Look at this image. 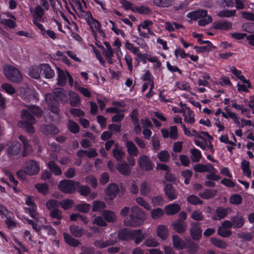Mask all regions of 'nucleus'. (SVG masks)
I'll return each mask as SVG.
<instances>
[{
    "label": "nucleus",
    "instance_id": "nucleus-53",
    "mask_svg": "<svg viewBox=\"0 0 254 254\" xmlns=\"http://www.w3.org/2000/svg\"><path fill=\"white\" fill-rule=\"evenodd\" d=\"M187 201L189 203L194 205L202 204L203 203V201L194 194H191L188 196Z\"/></svg>",
    "mask_w": 254,
    "mask_h": 254
},
{
    "label": "nucleus",
    "instance_id": "nucleus-43",
    "mask_svg": "<svg viewBox=\"0 0 254 254\" xmlns=\"http://www.w3.org/2000/svg\"><path fill=\"white\" fill-rule=\"evenodd\" d=\"M116 148L113 150V155L117 161H121L125 155L122 147H119L117 144H116Z\"/></svg>",
    "mask_w": 254,
    "mask_h": 254
},
{
    "label": "nucleus",
    "instance_id": "nucleus-5",
    "mask_svg": "<svg viewBox=\"0 0 254 254\" xmlns=\"http://www.w3.org/2000/svg\"><path fill=\"white\" fill-rule=\"evenodd\" d=\"M22 146L20 143L17 141L11 142L6 149V153L8 157L16 159L21 156Z\"/></svg>",
    "mask_w": 254,
    "mask_h": 254
},
{
    "label": "nucleus",
    "instance_id": "nucleus-44",
    "mask_svg": "<svg viewBox=\"0 0 254 254\" xmlns=\"http://www.w3.org/2000/svg\"><path fill=\"white\" fill-rule=\"evenodd\" d=\"M132 11L133 12H137L140 14H148L151 12L148 6L143 5L133 6Z\"/></svg>",
    "mask_w": 254,
    "mask_h": 254
},
{
    "label": "nucleus",
    "instance_id": "nucleus-59",
    "mask_svg": "<svg viewBox=\"0 0 254 254\" xmlns=\"http://www.w3.org/2000/svg\"><path fill=\"white\" fill-rule=\"evenodd\" d=\"M46 206L48 209H58L60 206V201L56 199H51L47 201Z\"/></svg>",
    "mask_w": 254,
    "mask_h": 254
},
{
    "label": "nucleus",
    "instance_id": "nucleus-17",
    "mask_svg": "<svg viewBox=\"0 0 254 254\" xmlns=\"http://www.w3.org/2000/svg\"><path fill=\"white\" fill-rule=\"evenodd\" d=\"M164 192L170 201H172L177 198L175 189L171 184H167L165 185Z\"/></svg>",
    "mask_w": 254,
    "mask_h": 254
},
{
    "label": "nucleus",
    "instance_id": "nucleus-54",
    "mask_svg": "<svg viewBox=\"0 0 254 254\" xmlns=\"http://www.w3.org/2000/svg\"><path fill=\"white\" fill-rule=\"evenodd\" d=\"M217 233L223 238H228L232 235V231L230 229L219 226L217 229Z\"/></svg>",
    "mask_w": 254,
    "mask_h": 254
},
{
    "label": "nucleus",
    "instance_id": "nucleus-41",
    "mask_svg": "<svg viewBox=\"0 0 254 254\" xmlns=\"http://www.w3.org/2000/svg\"><path fill=\"white\" fill-rule=\"evenodd\" d=\"M69 230L70 233L75 237H80L83 234V229L81 227L72 225H70L69 227Z\"/></svg>",
    "mask_w": 254,
    "mask_h": 254
},
{
    "label": "nucleus",
    "instance_id": "nucleus-64",
    "mask_svg": "<svg viewBox=\"0 0 254 254\" xmlns=\"http://www.w3.org/2000/svg\"><path fill=\"white\" fill-rule=\"evenodd\" d=\"M235 10H224L220 11L218 15L221 17H230L236 14Z\"/></svg>",
    "mask_w": 254,
    "mask_h": 254
},
{
    "label": "nucleus",
    "instance_id": "nucleus-38",
    "mask_svg": "<svg viewBox=\"0 0 254 254\" xmlns=\"http://www.w3.org/2000/svg\"><path fill=\"white\" fill-rule=\"evenodd\" d=\"M216 192V190L211 189H205L199 193V196L203 199H208L215 196Z\"/></svg>",
    "mask_w": 254,
    "mask_h": 254
},
{
    "label": "nucleus",
    "instance_id": "nucleus-45",
    "mask_svg": "<svg viewBox=\"0 0 254 254\" xmlns=\"http://www.w3.org/2000/svg\"><path fill=\"white\" fill-rule=\"evenodd\" d=\"M37 190L43 195H46L49 192V187L46 183H37L35 185Z\"/></svg>",
    "mask_w": 254,
    "mask_h": 254
},
{
    "label": "nucleus",
    "instance_id": "nucleus-13",
    "mask_svg": "<svg viewBox=\"0 0 254 254\" xmlns=\"http://www.w3.org/2000/svg\"><path fill=\"white\" fill-rule=\"evenodd\" d=\"M207 11L205 9H199L197 10L192 11L189 12L187 17L191 20H196L201 17L207 16Z\"/></svg>",
    "mask_w": 254,
    "mask_h": 254
},
{
    "label": "nucleus",
    "instance_id": "nucleus-50",
    "mask_svg": "<svg viewBox=\"0 0 254 254\" xmlns=\"http://www.w3.org/2000/svg\"><path fill=\"white\" fill-rule=\"evenodd\" d=\"M21 118L22 121H27L28 122H35V119L33 116L27 110L23 109L21 111Z\"/></svg>",
    "mask_w": 254,
    "mask_h": 254
},
{
    "label": "nucleus",
    "instance_id": "nucleus-19",
    "mask_svg": "<svg viewBox=\"0 0 254 254\" xmlns=\"http://www.w3.org/2000/svg\"><path fill=\"white\" fill-rule=\"evenodd\" d=\"M181 210V206L177 203H171L165 207L164 210L168 215H173Z\"/></svg>",
    "mask_w": 254,
    "mask_h": 254
},
{
    "label": "nucleus",
    "instance_id": "nucleus-32",
    "mask_svg": "<svg viewBox=\"0 0 254 254\" xmlns=\"http://www.w3.org/2000/svg\"><path fill=\"white\" fill-rule=\"evenodd\" d=\"M29 75L35 79H39L41 76L40 70V65L38 66L36 65H31L29 68Z\"/></svg>",
    "mask_w": 254,
    "mask_h": 254
},
{
    "label": "nucleus",
    "instance_id": "nucleus-3",
    "mask_svg": "<svg viewBox=\"0 0 254 254\" xmlns=\"http://www.w3.org/2000/svg\"><path fill=\"white\" fill-rule=\"evenodd\" d=\"M4 74L9 80L13 82H20L22 79V75L19 70L11 65L4 66Z\"/></svg>",
    "mask_w": 254,
    "mask_h": 254
},
{
    "label": "nucleus",
    "instance_id": "nucleus-8",
    "mask_svg": "<svg viewBox=\"0 0 254 254\" xmlns=\"http://www.w3.org/2000/svg\"><path fill=\"white\" fill-rule=\"evenodd\" d=\"M139 167L143 170L149 171L153 169L154 165L149 157L147 155H141L138 159Z\"/></svg>",
    "mask_w": 254,
    "mask_h": 254
},
{
    "label": "nucleus",
    "instance_id": "nucleus-21",
    "mask_svg": "<svg viewBox=\"0 0 254 254\" xmlns=\"http://www.w3.org/2000/svg\"><path fill=\"white\" fill-rule=\"evenodd\" d=\"M213 27L216 30H229L232 27V24L230 22L218 21L214 23Z\"/></svg>",
    "mask_w": 254,
    "mask_h": 254
},
{
    "label": "nucleus",
    "instance_id": "nucleus-15",
    "mask_svg": "<svg viewBox=\"0 0 254 254\" xmlns=\"http://www.w3.org/2000/svg\"><path fill=\"white\" fill-rule=\"evenodd\" d=\"M174 230L178 234H183L186 232L187 224L185 222L176 220L172 224Z\"/></svg>",
    "mask_w": 254,
    "mask_h": 254
},
{
    "label": "nucleus",
    "instance_id": "nucleus-34",
    "mask_svg": "<svg viewBox=\"0 0 254 254\" xmlns=\"http://www.w3.org/2000/svg\"><path fill=\"white\" fill-rule=\"evenodd\" d=\"M48 167L54 175L59 176L62 174L61 168L54 161H49L48 164Z\"/></svg>",
    "mask_w": 254,
    "mask_h": 254
},
{
    "label": "nucleus",
    "instance_id": "nucleus-4",
    "mask_svg": "<svg viewBox=\"0 0 254 254\" xmlns=\"http://www.w3.org/2000/svg\"><path fill=\"white\" fill-rule=\"evenodd\" d=\"M76 185H79L78 182L70 180H63L60 182L58 189L62 192L69 194L75 190Z\"/></svg>",
    "mask_w": 254,
    "mask_h": 254
},
{
    "label": "nucleus",
    "instance_id": "nucleus-16",
    "mask_svg": "<svg viewBox=\"0 0 254 254\" xmlns=\"http://www.w3.org/2000/svg\"><path fill=\"white\" fill-rule=\"evenodd\" d=\"M231 220L233 223L234 229H240L242 228L245 224V219L242 216L238 213L231 218Z\"/></svg>",
    "mask_w": 254,
    "mask_h": 254
},
{
    "label": "nucleus",
    "instance_id": "nucleus-24",
    "mask_svg": "<svg viewBox=\"0 0 254 254\" xmlns=\"http://www.w3.org/2000/svg\"><path fill=\"white\" fill-rule=\"evenodd\" d=\"M42 131L46 134H56L59 132V129L53 125H45L42 127Z\"/></svg>",
    "mask_w": 254,
    "mask_h": 254
},
{
    "label": "nucleus",
    "instance_id": "nucleus-29",
    "mask_svg": "<svg viewBox=\"0 0 254 254\" xmlns=\"http://www.w3.org/2000/svg\"><path fill=\"white\" fill-rule=\"evenodd\" d=\"M8 218L4 220L5 224L9 229H13L17 227V222L15 221L13 213H9L7 215Z\"/></svg>",
    "mask_w": 254,
    "mask_h": 254
},
{
    "label": "nucleus",
    "instance_id": "nucleus-2",
    "mask_svg": "<svg viewBox=\"0 0 254 254\" xmlns=\"http://www.w3.org/2000/svg\"><path fill=\"white\" fill-rule=\"evenodd\" d=\"M119 240L128 241L133 240L136 245L141 243L145 239L144 234L140 229L130 230L128 228H122L118 232Z\"/></svg>",
    "mask_w": 254,
    "mask_h": 254
},
{
    "label": "nucleus",
    "instance_id": "nucleus-18",
    "mask_svg": "<svg viewBox=\"0 0 254 254\" xmlns=\"http://www.w3.org/2000/svg\"><path fill=\"white\" fill-rule=\"evenodd\" d=\"M64 241L66 244L72 247H77L80 244L78 240L75 239L70 234L64 232L63 234Z\"/></svg>",
    "mask_w": 254,
    "mask_h": 254
},
{
    "label": "nucleus",
    "instance_id": "nucleus-51",
    "mask_svg": "<svg viewBox=\"0 0 254 254\" xmlns=\"http://www.w3.org/2000/svg\"><path fill=\"white\" fill-rule=\"evenodd\" d=\"M242 196L237 193L232 194L229 198L230 203L234 205H240L242 203Z\"/></svg>",
    "mask_w": 254,
    "mask_h": 254
},
{
    "label": "nucleus",
    "instance_id": "nucleus-28",
    "mask_svg": "<svg viewBox=\"0 0 254 254\" xmlns=\"http://www.w3.org/2000/svg\"><path fill=\"white\" fill-rule=\"evenodd\" d=\"M116 241L113 240H108L106 241H103L102 240H96L94 243V245L96 248L100 249L105 248L108 246H111L115 245Z\"/></svg>",
    "mask_w": 254,
    "mask_h": 254
},
{
    "label": "nucleus",
    "instance_id": "nucleus-26",
    "mask_svg": "<svg viewBox=\"0 0 254 254\" xmlns=\"http://www.w3.org/2000/svg\"><path fill=\"white\" fill-rule=\"evenodd\" d=\"M35 122L20 121L18 125L20 127L25 129L29 133H33L34 132V128L33 124Z\"/></svg>",
    "mask_w": 254,
    "mask_h": 254
},
{
    "label": "nucleus",
    "instance_id": "nucleus-46",
    "mask_svg": "<svg viewBox=\"0 0 254 254\" xmlns=\"http://www.w3.org/2000/svg\"><path fill=\"white\" fill-rule=\"evenodd\" d=\"M75 209L81 213H88L90 209V204L86 203L77 204L75 205Z\"/></svg>",
    "mask_w": 254,
    "mask_h": 254
},
{
    "label": "nucleus",
    "instance_id": "nucleus-12",
    "mask_svg": "<svg viewBox=\"0 0 254 254\" xmlns=\"http://www.w3.org/2000/svg\"><path fill=\"white\" fill-rule=\"evenodd\" d=\"M105 192L110 200H113L120 192L118 186L115 183L109 184Z\"/></svg>",
    "mask_w": 254,
    "mask_h": 254
},
{
    "label": "nucleus",
    "instance_id": "nucleus-60",
    "mask_svg": "<svg viewBox=\"0 0 254 254\" xmlns=\"http://www.w3.org/2000/svg\"><path fill=\"white\" fill-rule=\"evenodd\" d=\"M152 202L154 206H163L164 204V199L162 195H158L152 198Z\"/></svg>",
    "mask_w": 254,
    "mask_h": 254
},
{
    "label": "nucleus",
    "instance_id": "nucleus-62",
    "mask_svg": "<svg viewBox=\"0 0 254 254\" xmlns=\"http://www.w3.org/2000/svg\"><path fill=\"white\" fill-rule=\"evenodd\" d=\"M50 216L51 218L61 220L63 218L62 212L59 208L51 210L50 213Z\"/></svg>",
    "mask_w": 254,
    "mask_h": 254
},
{
    "label": "nucleus",
    "instance_id": "nucleus-27",
    "mask_svg": "<svg viewBox=\"0 0 254 254\" xmlns=\"http://www.w3.org/2000/svg\"><path fill=\"white\" fill-rule=\"evenodd\" d=\"M70 105L72 107H78L81 104V100L78 95L74 91L69 94Z\"/></svg>",
    "mask_w": 254,
    "mask_h": 254
},
{
    "label": "nucleus",
    "instance_id": "nucleus-48",
    "mask_svg": "<svg viewBox=\"0 0 254 254\" xmlns=\"http://www.w3.org/2000/svg\"><path fill=\"white\" fill-rule=\"evenodd\" d=\"M28 111L37 117H41L42 115L41 109L36 105H30L28 107Z\"/></svg>",
    "mask_w": 254,
    "mask_h": 254
},
{
    "label": "nucleus",
    "instance_id": "nucleus-20",
    "mask_svg": "<svg viewBox=\"0 0 254 254\" xmlns=\"http://www.w3.org/2000/svg\"><path fill=\"white\" fill-rule=\"evenodd\" d=\"M174 248L178 250H182L186 248V243L178 236L175 235L172 238Z\"/></svg>",
    "mask_w": 254,
    "mask_h": 254
},
{
    "label": "nucleus",
    "instance_id": "nucleus-52",
    "mask_svg": "<svg viewBox=\"0 0 254 254\" xmlns=\"http://www.w3.org/2000/svg\"><path fill=\"white\" fill-rule=\"evenodd\" d=\"M67 127L69 130L72 133L76 134L79 131L78 125L72 121H69L68 122Z\"/></svg>",
    "mask_w": 254,
    "mask_h": 254
},
{
    "label": "nucleus",
    "instance_id": "nucleus-37",
    "mask_svg": "<svg viewBox=\"0 0 254 254\" xmlns=\"http://www.w3.org/2000/svg\"><path fill=\"white\" fill-rule=\"evenodd\" d=\"M153 3L158 7H168L172 5L173 0H152Z\"/></svg>",
    "mask_w": 254,
    "mask_h": 254
},
{
    "label": "nucleus",
    "instance_id": "nucleus-11",
    "mask_svg": "<svg viewBox=\"0 0 254 254\" xmlns=\"http://www.w3.org/2000/svg\"><path fill=\"white\" fill-rule=\"evenodd\" d=\"M33 24L40 30V33L44 38H47L48 37H49L54 40L56 39L57 35L54 31L51 30H46L42 24L38 22L36 20L33 21Z\"/></svg>",
    "mask_w": 254,
    "mask_h": 254
},
{
    "label": "nucleus",
    "instance_id": "nucleus-61",
    "mask_svg": "<svg viewBox=\"0 0 254 254\" xmlns=\"http://www.w3.org/2000/svg\"><path fill=\"white\" fill-rule=\"evenodd\" d=\"M106 207L105 203L101 201H95L93 203L92 211L94 212L99 211Z\"/></svg>",
    "mask_w": 254,
    "mask_h": 254
},
{
    "label": "nucleus",
    "instance_id": "nucleus-57",
    "mask_svg": "<svg viewBox=\"0 0 254 254\" xmlns=\"http://www.w3.org/2000/svg\"><path fill=\"white\" fill-rule=\"evenodd\" d=\"M164 214V211L161 208L152 209L151 211V217L154 219H158L163 216Z\"/></svg>",
    "mask_w": 254,
    "mask_h": 254
},
{
    "label": "nucleus",
    "instance_id": "nucleus-56",
    "mask_svg": "<svg viewBox=\"0 0 254 254\" xmlns=\"http://www.w3.org/2000/svg\"><path fill=\"white\" fill-rule=\"evenodd\" d=\"M74 205V202L72 199H65L60 201V205L64 210L70 209Z\"/></svg>",
    "mask_w": 254,
    "mask_h": 254
},
{
    "label": "nucleus",
    "instance_id": "nucleus-7",
    "mask_svg": "<svg viewBox=\"0 0 254 254\" xmlns=\"http://www.w3.org/2000/svg\"><path fill=\"white\" fill-rule=\"evenodd\" d=\"M190 236L194 241H199L202 237V230L200 227V223L192 222L190 223Z\"/></svg>",
    "mask_w": 254,
    "mask_h": 254
},
{
    "label": "nucleus",
    "instance_id": "nucleus-40",
    "mask_svg": "<svg viewBox=\"0 0 254 254\" xmlns=\"http://www.w3.org/2000/svg\"><path fill=\"white\" fill-rule=\"evenodd\" d=\"M104 219L108 222H114L116 220V216L115 213L111 210H104L102 213Z\"/></svg>",
    "mask_w": 254,
    "mask_h": 254
},
{
    "label": "nucleus",
    "instance_id": "nucleus-39",
    "mask_svg": "<svg viewBox=\"0 0 254 254\" xmlns=\"http://www.w3.org/2000/svg\"><path fill=\"white\" fill-rule=\"evenodd\" d=\"M67 77L63 70L58 68V84L60 86H64L66 83Z\"/></svg>",
    "mask_w": 254,
    "mask_h": 254
},
{
    "label": "nucleus",
    "instance_id": "nucleus-23",
    "mask_svg": "<svg viewBox=\"0 0 254 254\" xmlns=\"http://www.w3.org/2000/svg\"><path fill=\"white\" fill-rule=\"evenodd\" d=\"M116 169L122 175L128 176L130 174V170L125 161L119 163L116 167Z\"/></svg>",
    "mask_w": 254,
    "mask_h": 254
},
{
    "label": "nucleus",
    "instance_id": "nucleus-22",
    "mask_svg": "<svg viewBox=\"0 0 254 254\" xmlns=\"http://www.w3.org/2000/svg\"><path fill=\"white\" fill-rule=\"evenodd\" d=\"M157 235L163 240H165L168 237L169 231L167 227L163 225H159L157 228Z\"/></svg>",
    "mask_w": 254,
    "mask_h": 254
},
{
    "label": "nucleus",
    "instance_id": "nucleus-14",
    "mask_svg": "<svg viewBox=\"0 0 254 254\" xmlns=\"http://www.w3.org/2000/svg\"><path fill=\"white\" fill-rule=\"evenodd\" d=\"M91 20L92 21L90 22L89 20H87V23L90 26V28L92 31H93V26L95 27L96 30H97L101 35L105 37L106 36L103 30L102 29V25L100 22L97 19L94 18L92 15L90 14Z\"/></svg>",
    "mask_w": 254,
    "mask_h": 254
},
{
    "label": "nucleus",
    "instance_id": "nucleus-30",
    "mask_svg": "<svg viewBox=\"0 0 254 254\" xmlns=\"http://www.w3.org/2000/svg\"><path fill=\"white\" fill-rule=\"evenodd\" d=\"M44 9L39 5H37L35 7L34 12L33 13V19L38 22V21L43 22L42 20V18L44 15Z\"/></svg>",
    "mask_w": 254,
    "mask_h": 254
},
{
    "label": "nucleus",
    "instance_id": "nucleus-58",
    "mask_svg": "<svg viewBox=\"0 0 254 254\" xmlns=\"http://www.w3.org/2000/svg\"><path fill=\"white\" fill-rule=\"evenodd\" d=\"M125 47L127 49L129 50L131 53L137 56L140 51L138 47H134V45L129 42L128 41H126L125 43Z\"/></svg>",
    "mask_w": 254,
    "mask_h": 254
},
{
    "label": "nucleus",
    "instance_id": "nucleus-1",
    "mask_svg": "<svg viewBox=\"0 0 254 254\" xmlns=\"http://www.w3.org/2000/svg\"><path fill=\"white\" fill-rule=\"evenodd\" d=\"M146 219L144 212L137 206H134L131 209L129 217L123 221L124 225L127 227H137L144 222Z\"/></svg>",
    "mask_w": 254,
    "mask_h": 254
},
{
    "label": "nucleus",
    "instance_id": "nucleus-6",
    "mask_svg": "<svg viewBox=\"0 0 254 254\" xmlns=\"http://www.w3.org/2000/svg\"><path fill=\"white\" fill-rule=\"evenodd\" d=\"M26 174L29 176L37 174L40 171V165L38 162L33 159L26 161L23 166Z\"/></svg>",
    "mask_w": 254,
    "mask_h": 254
},
{
    "label": "nucleus",
    "instance_id": "nucleus-35",
    "mask_svg": "<svg viewBox=\"0 0 254 254\" xmlns=\"http://www.w3.org/2000/svg\"><path fill=\"white\" fill-rule=\"evenodd\" d=\"M209 168H213L212 165L211 164L208 163L206 165H203L202 164L199 163L196 164L193 167V169L196 172L204 173L209 172Z\"/></svg>",
    "mask_w": 254,
    "mask_h": 254
},
{
    "label": "nucleus",
    "instance_id": "nucleus-42",
    "mask_svg": "<svg viewBox=\"0 0 254 254\" xmlns=\"http://www.w3.org/2000/svg\"><path fill=\"white\" fill-rule=\"evenodd\" d=\"M230 210V208L229 207L224 208L222 206H219L216 209V215L219 219H224L228 215V211Z\"/></svg>",
    "mask_w": 254,
    "mask_h": 254
},
{
    "label": "nucleus",
    "instance_id": "nucleus-33",
    "mask_svg": "<svg viewBox=\"0 0 254 254\" xmlns=\"http://www.w3.org/2000/svg\"><path fill=\"white\" fill-rule=\"evenodd\" d=\"M75 190L81 195L84 196H88L91 191V189L88 186L80 185L79 183V185H76Z\"/></svg>",
    "mask_w": 254,
    "mask_h": 254
},
{
    "label": "nucleus",
    "instance_id": "nucleus-31",
    "mask_svg": "<svg viewBox=\"0 0 254 254\" xmlns=\"http://www.w3.org/2000/svg\"><path fill=\"white\" fill-rule=\"evenodd\" d=\"M137 58L142 61L143 64H146L147 61H148L151 63H155L158 62V59L157 57L155 56L151 57L150 55H148L146 53H139V54H137Z\"/></svg>",
    "mask_w": 254,
    "mask_h": 254
},
{
    "label": "nucleus",
    "instance_id": "nucleus-63",
    "mask_svg": "<svg viewBox=\"0 0 254 254\" xmlns=\"http://www.w3.org/2000/svg\"><path fill=\"white\" fill-rule=\"evenodd\" d=\"M242 30L249 33H254V23H244L242 26Z\"/></svg>",
    "mask_w": 254,
    "mask_h": 254
},
{
    "label": "nucleus",
    "instance_id": "nucleus-36",
    "mask_svg": "<svg viewBox=\"0 0 254 254\" xmlns=\"http://www.w3.org/2000/svg\"><path fill=\"white\" fill-rule=\"evenodd\" d=\"M210 242L211 244L220 249H225L227 247L226 242L215 237H211Z\"/></svg>",
    "mask_w": 254,
    "mask_h": 254
},
{
    "label": "nucleus",
    "instance_id": "nucleus-49",
    "mask_svg": "<svg viewBox=\"0 0 254 254\" xmlns=\"http://www.w3.org/2000/svg\"><path fill=\"white\" fill-rule=\"evenodd\" d=\"M192 154L191 160L193 162H198L202 157L201 153L200 150L195 148L190 150Z\"/></svg>",
    "mask_w": 254,
    "mask_h": 254
},
{
    "label": "nucleus",
    "instance_id": "nucleus-9",
    "mask_svg": "<svg viewBox=\"0 0 254 254\" xmlns=\"http://www.w3.org/2000/svg\"><path fill=\"white\" fill-rule=\"evenodd\" d=\"M46 101L49 107L51 108L52 113L58 114L59 112L58 107L59 102L58 99L51 94H47L46 95Z\"/></svg>",
    "mask_w": 254,
    "mask_h": 254
},
{
    "label": "nucleus",
    "instance_id": "nucleus-25",
    "mask_svg": "<svg viewBox=\"0 0 254 254\" xmlns=\"http://www.w3.org/2000/svg\"><path fill=\"white\" fill-rule=\"evenodd\" d=\"M127 151L130 156H137L138 154V150L135 144L132 141L127 140L126 142Z\"/></svg>",
    "mask_w": 254,
    "mask_h": 254
},
{
    "label": "nucleus",
    "instance_id": "nucleus-55",
    "mask_svg": "<svg viewBox=\"0 0 254 254\" xmlns=\"http://www.w3.org/2000/svg\"><path fill=\"white\" fill-rule=\"evenodd\" d=\"M158 158L161 162H167L170 158L169 153L167 150H162L157 155Z\"/></svg>",
    "mask_w": 254,
    "mask_h": 254
},
{
    "label": "nucleus",
    "instance_id": "nucleus-47",
    "mask_svg": "<svg viewBox=\"0 0 254 254\" xmlns=\"http://www.w3.org/2000/svg\"><path fill=\"white\" fill-rule=\"evenodd\" d=\"M186 248L188 250V253L190 254H196L197 252L199 246L198 245L193 241L189 242L187 246L186 245Z\"/></svg>",
    "mask_w": 254,
    "mask_h": 254
},
{
    "label": "nucleus",
    "instance_id": "nucleus-10",
    "mask_svg": "<svg viewBox=\"0 0 254 254\" xmlns=\"http://www.w3.org/2000/svg\"><path fill=\"white\" fill-rule=\"evenodd\" d=\"M41 75L45 78L51 79L55 76V71L48 64H40Z\"/></svg>",
    "mask_w": 254,
    "mask_h": 254
}]
</instances>
